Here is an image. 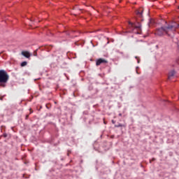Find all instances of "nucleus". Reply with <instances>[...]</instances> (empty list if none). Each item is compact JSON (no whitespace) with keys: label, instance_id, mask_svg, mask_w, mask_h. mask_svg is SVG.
<instances>
[{"label":"nucleus","instance_id":"1","mask_svg":"<svg viewBox=\"0 0 179 179\" xmlns=\"http://www.w3.org/2000/svg\"><path fill=\"white\" fill-rule=\"evenodd\" d=\"M9 81V74L5 70H0V87H6V84Z\"/></svg>","mask_w":179,"mask_h":179},{"label":"nucleus","instance_id":"2","mask_svg":"<svg viewBox=\"0 0 179 179\" xmlns=\"http://www.w3.org/2000/svg\"><path fill=\"white\" fill-rule=\"evenodd\" d=\"M130 26L132 27H135V29H137L138 30H141V28L142 27V24H140V22H137L136 24H134L132 22H129Z\"/></svg>","mask_w":179,"mask_h":179},{"label":"nucleus","instance_id":"3","mask_svg":"<svg viewBox=\"0 0 179 179\" xmlns=\"http://www.w3.org/2000/svg\"><path fill=\"white\" fill-rule=\"evenodd\" d=\"M101 64H107V60L104 59H99L96 60V65L99 66V65H101Z\"/></svg>","mask_w":179,"mask_h":179},{"label":"nucleus","instance_id":"4","mask_svg":"<svg viewBox=\"0 0 179 179\" xmlns=\"http://www.w3.org/2000/svg\"><path fill=\"white\" fill-rule=\"evenodd\" d=\"M174 76H176V71L172 70L169 73V75H168L169 80H171V79H173Z\"/></svg>","mask_w":179,"mask_h":179},{"label":"nucleus","instance_id":"5","mask_svg":"<svg viewBox=\"0 0 179 179\" xmlns=\"http://www.w3.org/2000/svg\"><path fill=\"white\" fill-rule=\"evenodd\" d=\"M138 17H140L141 19H142L143 17V9L141 8L139 10H137L136 12Z\"/></svg>","mask_w":179,"mask_h":179},{"label":"nucleus","instance_id":"6","mask_svg":"<svg viewBox=\"0 0 179 179\" xmlns=\"http://www.w3.org/2000/svg\"><path fill=\"white\" fill-rule=\"evenodd\" d=\"M22 55L25 57V58H30V52L27 51L22 52Z\"/></svg>","mask_w":179,"mask_h":179},{"label":"nucleus","instance_id":"7","mask_svg":"<svg viewBox=\"0 0 179 179\" xmlns=\"http://www.w3.org/2000/svg\"><path fill=\"white\" fill-rule=\"evenodd\" d=\"M27 65V62H23L21 63V66H26Z\"/></svg>","mask_w":179,"mask_h":179},{"label":"nucleus","instance_id":"8","mask_svg":"<svg viewBox=\"0 0 179 179\" xmlns=\"http://www.w3.org/2000/svg\"><path fill=\"white\" fill-rule=\"evenodd\" d=\"M117 128H120V127H122V124H119L115 126Z\"/></svg>","mask_w":179,"mask_h":179},{"label":"nucleus","instance_id":"9","mask_svg":"<svg viewBox=\"0 0 179 179\" xmlns=\"http://www.w3.org/2000/svg\"><path fill=\"white\" fill-rule=\"evenodd\" d=\"M136 59H137V63L139 64L141 62V60L138 59V57H136Z\"/></svg>","mask_w":179,"mask_h":179},{"label":"nucleus","instance_id":"10","mask_svg":"<svg viewBox=\"0 0 179 179\" xmlns=\"http://www.w3.org/2000/svg\"><path fill=\"white\" fill-rule=\"evenodd\" d=\"M156 47H157V48H159V45H157Z\"/></svg>","mask_w":179,"mask_h":179},{"label":"nucleus","instance_id":"11","mask_svg":"<svg viewBox=\"0 0 179 179\" xmlns=\"http://www.w3.org/2000/svg\"><path fill=\"white\" fill-rule=\"evenodd\" d=\"M151 22H152V21H150L149 23H148V24H150V23H151Z\"/></svg>","mask_w":179,"mask_h":179},{"label":"nucleus","instance_id":"12","mask_svg":"<svg viewBox=\"0 0 179 179\" xmlns=\"http://www.w3.org/2000/svg\"><path fill=\"white\" fill-rule=\"evenodd\" d=\"M113 124H114V120H112Z\"/></svg>","mask_w":179,"mask_h":179},{"label":"nucleus","instance_id":"13","mask_svg":"<svg viewBox=\"0 0 179 179\" xmlns=\"http://www.w3.org/2000/svg\"><path fill=\"white\" fill-rule=\"evenodd\" d=\"M136 73H138V70H136Z\"/></svg>","mask_w":179,"mask_h":179},{"label":"nucleus","instance_id":"14","mask_svg":"<svg viewBox=\"0 0 179 179\" xmlns=\"http://www.w3.org/2000/svg\"><path fill=\"white\" fill-rule=\"evenodd\" d=\"M138 68H139L138 66L136 67V69H138Z\"/></svg>","mask_w":179,"mask_h":179},{"label":"nucleus","instance_id":"15","mask_svg":"<svg viewBox=\"0 0 179 179\" xmlns=\"http://www.w3.org/2000/svg\"><path fill=\"white\" fill-rule=\"evenodd\" d=\"M0 100H2V98H0Z\"/></svg>","mask_w":179,"mask_h":179},{"label":"nucleus","instance_id":"16","mask_svg":"<svg viewBox=\"0 0 179 179\" xmlns=\"http://www.w3.org/2000/svg\"><path fill=\"white\" fill-rule=\"evenodd\" d=\"M27 117H29V115H27Z\"/></svg>","mask_w":179,"mask_h":179},{"label":"nucleus","instance_id":"17","mask_svg":"<svg viewBox=\"0 0 179 179\" xmlns=\"http://www.w3.org/2000/svg\"><path fill=\"white\" fill-rule=\"evenodd\" d=\"M119 115H120V116H121V114H119Z\"/></svg>","mask_w":179,"mask_h":179}]
</instances>
